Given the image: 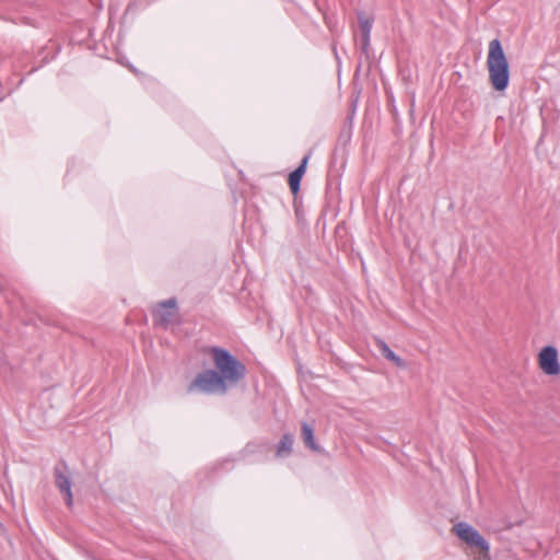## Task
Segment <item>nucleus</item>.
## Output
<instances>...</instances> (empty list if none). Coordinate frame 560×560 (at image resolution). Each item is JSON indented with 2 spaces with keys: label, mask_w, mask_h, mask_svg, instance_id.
I'll list each match as a JSON object with an SVG mask.
<instances>
[{
  "label": "nucleus",
  "mask_w": 560,
  "mask_h": 560,
  "mask_svg": "<svg viewBox=\"0 0 560 560\" xmlns=\"http://www.w3.org/2000/svg\"><path fill=\"white\" fill-rule=\"evenodd\" d=\"M487 68L489 81L495 91H504L510 82V67L508 58L498 38L489 43Z\"/></svg>",
  "instance_id": "f257e3e1"
},
{
  "label": "nucleus",
  "mask_w": 560,
  "mask_h": 560,
  "mask_svg": "<svg viewBox=\"0 0 560 560\" xmlns=\"http://www.w3.org/2000/svg\"><path fill=\"white\" fill-rule=\"evenodd\" d=\"M217 374L229 388L238 384L246 375V366L228 350L211 347L209 350Z\"/></svg>",
  "instance_id": "f03ea898"
},
{
  "label": "nucleus",
  "mask_w": 560,
  "mask_h": 560,
  "mask_svg": "<svg viewBox=\"0 0 560 560\" xmlns=\"http://www.w3.org/2000/svg\"><path fill=\"white\" fill-rule=\"evenodd\" d=\"M453 533L467 545V555L472 560H491L489 542L471 525L459 522L453 526Z\"/></svg>",
  "instance_id": "7ed1b4c3"
},
{
  "label": "nucleus",
  "mask_w": 560,
  "mask_h": 560,
  "mask_svg": "<svg viewBox=\"0 0 560 560\" xmlns=\"http://www.w3.org/2000/svg\"><path fill=\"white\" fill-rule=\"evenodd\" d=\"M188 393L224 395L229 387L213 369L198 373L187 387Z\"/></svg>",
  "instance_id": "20e7f679"
},
{
  "label": "nucleus",
  "mask_w": 560,
  "mask_h": 560,
  "mask_svg": "<svg viewBox=\"0 0 560 560\" xmlns=\"http://www.w3.org/2000/svg\"><path fill=\"white\" fill-rule=\"evenodd\" d=\"M55 485L63 494L66 504L70 508L73 503V497L71 491V479L66 463H60L54 469Z\"/></svg>",
  "instance_id": "39448f33"
},
{
  "label": "nucleus",
  "mask_w": 560,
  "mask_h": 560,
  "mask_svg": "<svg viewBox=\"0 0 560 560\" xmlns=\"http://www.w3.org/2000/svg\"><path fill=\"white\" fill-rule=\"evenodd\" d=\"M538 364L547 375H558L560 373V364L557 348L553 346L544 347L538 354Z\"/></svg>",
  "instance_id": "423d86ee"
},
{
  "label": "nucleus",
  "mask_w": 560,
  "mask_h": 560,
  "mask_svg": "<svg viewBox=\"0 0 560 560\" xmlns=\"http://www.w3.org/2000/svg\"><path fill=\"white\" fill-rule=\"evenodd\" d=\"M177 311V301L175 298H171L168 300L162 301L158 304L156 308L153 311L154 322L162 326L168 327Z\"/></svg>",
  "instance_id": "0eeeda50"
},
{
  "label": "nucleus",
  "mask_w": 560,
  "mask_h": 560,
  "mask_svg": "<svg viewBox=\"0 0 560 560\" xmlns=\"http://www.w3.org/2000/svg\"><path fill=\"white\" fill-rule=\"evenodd\" d=\"M301 438L305 446H307L314 452L320 451L319 446L315 442L314 429L307 422H302L301 424Z\"/></svg>",
  "instance_id": "6e6552de"
},
{
  "label": "nucleus",
  "mask_w": 560,
  "mask_h": 560,
  "mask_svg": "<svg viewBox=\"0 0 560 560\" xmlns=\"http://www.w3.org/2000/svg\"><path fill=\"white\" fill-rule=\"evenodd\" d=\"M293 443H294V438L291 433L283 434L277 445V451H276L277 457L289 456L292 453Z\"/></svg>",
  "instance_id": "1a4fd4ad"
},
{
  "label": "nucleus",
  "mask_w": 560,
  "mask_h": 560,
  "mask_svg": "<svg viewBox=\"0 0 560 560\" xmlns=\"http://www.w3.org/2000/svg\"><path fill=\"white\" fill-rule=\"evenodd\" d=\"M376 346L382 355L392 361L396 366L404 368L406 365L405 361L400 357L396 355L385 341L377 339Z\"/></svg>",
  "instance_id": "9d476101"
},
{
  "label": "nucleus",
  "mask_w": 560,
  "mask_h": 560,
  "mask_svg": "<svg viewBox=\"0 0 560 560\" xmlns=\"http://www.w3.org/2000/svg\"><path fill=\"white\" fill-rule=\"evenodd\" d=\"M358 20L362 35H370L372 30V20L366 18L363 12L358 13Z\"/></svg>",
  "instance_id": "9b49d317"
},
{
  "label": "nucleus",
  "mask_w": 560,
  "mask_h": 560,
  "mask_svg": "<svg viewBox=\"0 0 560 560\" xmlns=\"http://www.w3.org/2000/svg\"><path fill=\"white\" fill-rule=\"evenodd\" d=\"M301 180L302 178L295 175V173L291 172L289 174L288 183L293 195H296L300 191Z\"/></svg>",
  "instance_id": "f8f14e48"
},
{
  "label": "nucleus",
  "mask_w": 560,
  "mask_h": 560,
  "mask_svg": "<svg viewBox=\"0 0 560 560\" xmlns=\"http://www.w3.org/2000/svg\"><path fill=\"white\" fill-rule=\"evenodd\" d=\"M310 156H311V153L306 154L302 159L300 165L293 171V173H295V175L300 176L301 178L304 176V174L306 172V166H307Z\"/></svg>",
  "instance_id": "ddd939ff"
},
{
  "label": "nucleus",
  "mask_w": 560,
  "mask_h": 560,
  "mask_svg": "<svg viewBox=\"0 0 560 560\" xmlns=\"http://www.w3.org/2000/svg\"><path fill=\"white\" fill-rule=\"evenodd\" d=\"M370 47V35H362L361 49L364 54H368Z\"/></svg>",
  "instance_id": "4468645a"
}]
</instances>
